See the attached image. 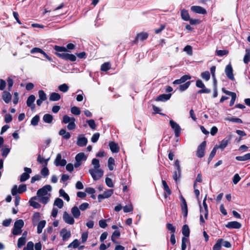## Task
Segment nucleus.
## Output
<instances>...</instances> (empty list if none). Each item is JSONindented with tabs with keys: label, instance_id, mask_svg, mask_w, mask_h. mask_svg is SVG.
Segmentation results:
<instances>
[{
	"label": "nucleus",
	"instance_id": "nucleus-1",
	"mask_svg": "<svg viewBox=\"0 0 250 250\" xmlns=\"http://www.w3.org/2000/svg\"><path fill=\"white\" fill-rule=\"evenodd\" d=\"M55 50V54L59 58L64 61H69L73 62L76 61L77 58L75 55L72 54L65 53L67 51L65 47L55 45L53 47Z\"/></svg>",
	"mask_w": 250,
	"mask_h": 250
},
{
	"label": "nucleus",
	"instance_id": "nucleus-2",
	"mask_svg": "<svg viewBox=\"0 0 250 250\" xmlns=\"http://www.w3.org/2000/svg\"><path fill=\"white\" fill-rule=\"evenodd\" d=\"M24 226V222L21 219L17 220L14 226V228L12 230V233L14 235H18L22 232L21 228Z\"/></svg>",
	"mask_w": 250,
	"mask_h": 250
},
{
	"label": "nucleus",
	"instance_id": "nucleus-3",
	"mask_svg": "<svg viewBox=\"0 0 250 250\" xmlns=\"http://www.w3.org/2000/svg\"><path fill=\"white\" fill-rule=\"evenodd\" d=\"M89 172L94 180L100 179L103 176L104 174L103 170L100 168L90 169L89 170Z\"/></svg>",
	"mask_w": 250,
	"mask_h": 250
},
{
	"label": "nucleus",
	"instance_id": "nucleus-4",
	"mask_svg": "<svg viewBox=\"0 0 250 250\" xmlns=\"http://www.w3.org/2000/svg\"><path fill=\"white\" fill-rule=\"evenodd\" d=\"M231 138V136L229 135L221 141H220L218 145H216V146H217L219 149H220L221 151H223L226 147L228 146V145L230 144Z\"/></svg>",
	"mask_w": 250,
	"mask_h": 250
},
{
	"label": "nucleus",
	"instance_id": "nucleus-5",
	"mask_svg": "<svg viewBox=\"0 0 250 250\" xmlns=\"http://www.w3.org/2000/svg\"><path fill=\"white\" fill-rule=\"evenodd\" d=\"M52 190V187L50 185H45L42 188L39 189L37 193V196H51L48 191H50Z\"/></svg>",
	"mask_w": 250,
	"mask_h": 250
},
{
	"label": "nucleus",
	"instance_id": "nucleus-6",
	"mask_svg": "<svg viewBox=\"0 0 250 250\" xmlns=\"http://www.w3.org/2000/svg\"><path fill=\"white\" fill-rule=\"evenodd\" d=\"M169 124L171 127L174 130L175 136L179 137L181 132V128L180 125L172 120L169 121Z\"/></svg>",
	"mask_w": 250,
	"mask_h": 250
},
{
	"label": "nucleus",
	"instance_id": "nucleus-7",
	"mask_svg": "<svg viewBox=\"0 0 250 250\" xmlns=\"http://www.w3.org/2000/svg\"><path fill=\"white\" fill-rule=\"evenodd\" d=\"M148 34L146 32H140L137 34L134 40L131 42L132 44H137L139 41H144L148 38Z\"/></svg>",
	"mask_w": 250,
	"mask_h": 250
},
{
	"label": "nucleus",
	"instance_id": "nucleus-8",
	"mask_svg": "<svg viewBox=\"0 0 250 250\" xmlns=\"http://www.w3.org/2000/svg\"><path fill=\"white\" fill-rule=\"evenodd\" d=\"M222 91L226 95L231 96V98L229 103V106H232L234 104L236 98V93L235 92L228 91L224 87L222 88Z\"/></svg>",
	"mask_w": 250,
	"mask_h": 250
},
{
	"label": "nucleus",
	"instance_id": "nucleus-9",
	"mask_svg": "<svg viewBox=\"0 0 250 250\" xmlns=\"http://www.w3.org/2000/svg\"><path fill=\"white\" fill-rule=\"evenodd\" d=\"M181 201V207L182 211L184 213V217H187L188 213V206L185 199L182 195L180 196Z\"/></svg>",
	"mask_w": 250,
	"mask_h": 250
},
{
	"label": "nucleus",
	"instance_id": "nucleus-10",
	"mask_svg": "<svg viewBox=\"0 0 250 250\" xmlns=\"http://www.w3.org/2000/svg\"><path fill=\"white\" fill-rule=\"evenodd\" d=\"M225 71L227 77L229 79L232 81L234 80V77L233 74V69L230 63L226 66Z\"/></svg>",
	"mask_w": 250,
	"mask_h": 250
},
{
	"label": "nucleus",
	"instance_id": "nucleus-11",
	"mask_svg": "<svg viewBox=\"0 0 250 250\" xmlns=\"http://www.w3.org/2000/svg\"><path fill=\"white\" fill-rule=\"evenodd\" d=\"M24 170L25 172L23 173L20 177V181L21 182H24L30 178L29 174L32 172V170L30 168L24 167Z\"/></svg>",
	"mask_w": 250,
	"mask_h": 250
},
{
	"label": "nucleus",
	"instance_id": "nucleus-12",
	"mask_svg": "<svg viewBox=\"0 0 250 250\" xmlns=\"http://www.w3.org/2000/svg\"><path fill=\"white\" fill-rule=\"evenodd\" d=\"M62 219L66 223L69 225H73L75 222L74 217H72L66 211L63 212Z\"/></svg>",
	"mask_w": 250,
	"mask_h": 250
},
{
	"label": "nucleus",
	"instance_id": "nucleus-13",
	"mask_svg": "<svg viewBox=\"0 0 250 250\" xmlns=\"http://www.w3.org/2000/svg\"><path fill=\"white\" fill-rule=\"evenodd\" d=\"M206 146V142L203 141L198 147L196 151L197 156H204L205 150Z\"/></svg>",
	"mask_w": 250,
	"mask_h": 250
},
{
	"label": "nucleus",
	"instance_id": "nucleus-14",
	"mask_svg": "<svg viewBox=\"0 0 250 250\" xmlns=\"http://www.w3.org/2000/svg\"><path fill=\"white\" fill-rule=\"evenodd\" d=\"M190 10L192 12L197 14L205 15L207 13L206 10L200 6H192L190 7Z\"/></svg>",
	"mask_w": 250,
	"mask_h": 250
},
{
	"label": "nucleus",
	"instance_id": "nucleus-15",
	"mask_svg": "<svg viewBox=\"0 0 250 250\" xmlns=\"http://www.w3.org/2000/svg\"><path fill=\"white\" fill-rule=\"evenodd\" d=\"M35 99V95H31L28 97L26 101L27 106L30 107L32 110L35 108V104H34Z\"/></svg>",
	"mask_w": 250,
	"mask_h": 250
},
{
	"label": "nucleus",
	"instance_id": "nucleus-16",
	"mask_svg": "<svg viewBox=\"0 0 250 250\" xmlns=\"http://www.w3.org/2000/svg\"><path fill=\"white\" fill-rule=\"evenodd\" d=\"M113 193V189H108L105 191L102 194H99L98 196V199L99 200V202H101L102 199H104V198H107L109 197H110L112 194Z\"/></svg>",
	"mask_w": 250,
	"mask_h": 250
},
{
	"label": "nucleus",
	"instance_id": "nucleus-17",
	"mask_svg": "<svg viewBox=\"0 0 250 250\" xmlns=\"http://www.w3.org/2000/svg\"><path fill=\"white\" fill-rule=\"evenodd\" d=\"M242 225L241 223L237 222V221H231L228 223L226 225V227L227 228L232 229H239L241 227Z\"/></svg>",
	"mask_w": 250,
	"mask_h": 250
},
{
	"label": "nucleus",
	"instance_id": "nucleus-18",
	"mask_svg": "<svg viewBox=\"0 0 250 250\" xmlns=\"http://www.w3.org/2000/svg\"><path fill=\"white\" fill-rule=\"evenodd\" d=\"M60 235L62 237L63 241H65L70 237L71 232L66 229H63L60 232Z\"/></svg>",
	"mask_w": 250,
	"mask_h": 250
},
{
	"label": "nucleus",
	"instance_id": "nucleus-19",
	"mask_svg": "<svg viewBox=\"0 0 250 250\" xmlns=\"http://www.w3.org/2000/svg\"><path fill=\"white\" fill-rule=\"evenodd\" d=\"M112 153H117L119 151V147L118 144L114 141L110 142L108 145Z\"/></svg>",
	"mask_w": 250,
	"mask_h": 250
},
{
	"label": "nucleus",
	"instance_id": "nucleus-20",
	"mask_svg": "<svg viewBox=\"0 0 250 250\" xmlns=\"http://www.w3.org/2000/svg\"><path fill=\"white\" fill-rule=\"evenodd\" d=\"M171 94L170 93L169 94H163L159 95L156 98V101H162L165 102L169 100L171 97Z\"/></svg>",
	"mask_w": 250,
	"mask_h": 250
},
{
	"label": "nucleus",
	"instance_id": "nucleus-21",
	"mask_svg": "<svg viewBox=\"0 0 250 250\" xmlns=\"http://www.w3.org/2000/svg\"><path fill=\"white\" fill-rule=\"evenodd\" d=\"M11 95L9 91H4L2 92V98L3 101L6 103L8 104L11 100Z\"/></svg>",
	"mask_w": 250,
	"mask_h": 250
},
{
	"label": "nucleus",
	"instance_id": "nucleus-22",
	"mask_svg": "<svg viewBox=\"0 0 250 250\" xmlns=\"http://www.w3.org/2000/svg\"><path fill=\"white\" fill-rule=\"evenodd\" d=\"M71 212L74 218H79L81 215V212L79 208L77 206L73 207L71 209Z\"/></svg>",
	"mask_w": 250,
	"mask_h": 250
},
{
	"label": "nucleus",
	"instance_id": "nucleus-23",
	"mask_svg": "<svg viewBox=\"0 0 250 250\" xmlns=\"http://www.w3.org/2000/svg\"><path fill=\"white\" fill-rule=\"evenodd\" d=\"M87 139L83 136H79L78 138L77 144L78 146L82 147L86 145Z\"/></svg>",
	"mask_w": 250,
	"mask_h": 250
},
{
	"label": "nucleus",
	"instance_id": "nucleus-24",
	"mask_svg": "<svg viewBox=\"0 0 250 250\" xmlns=\"http://www.w3.org/2000/svg\"><path fill=\"white\" fill-rule=\"evenodd\" d=\"M181 16L182 19L185 21H188L190 20V16L189 15L188 11L185 9L181 10Z\"/></svg>",
	"mask_w": 250,
	"mask_h": 250
},
{
	"label": "nucleus",
	"instance_id": "nucleus-25",
	"mask_svg": "<svg viewBox=\"0 0 250 250\" xmlns=\"http://www.w3.org/2000/svg\"><path fill=\"white\" fill-rule=\"evenodd\" d=\"M66 164V161L64 159H62V157H56L55 161V164L56 166H64Z\"/></svg>",
	"mask_w": 250,
	"mask_h": 250
},
{
	"label": "nucleus",
	"instance_id": "nucleus-26",
	"mask_svg": "<svg viewBox=\"0 0 250 250\" xmlns=\"http://www.w3.org/2000/svg\"><path fill=\"white\" fill-rule=\"evenodd\" d=\"M59 135L62 136L63 138L65 140L69 139L71 136L70 133L67 132L65 129H61L59 131Z\"/></svg>",
	"mask_w": 250,
	"mask_h": 250
},
{
	"label": "nucleus",
	"instance_id": "nucleus-27",
	"mask_svg": "<svg viewBox=\"0 0 250 250\" xmlns=\"http://www.w3.org/2000/svg\"><path fill=\"white\" fill-rule=\"evenodd\" d=\"M191 83V81H188L184 84H180L177 89L181 92L185 91L189 87Z\"/></svg>",
	"mask_w": 250,
	"mask_h": 250
},
{
	"label": "nucleus",
	"instance_id": "nucleus-28",
	"mask_svg": "<svg viewBox=\"0 0 250 250\" xmlns=\"http://www.w3.org/2000/svg\"><path fill=\"white\" fill-rule=\"evenodd\" d=\"M43 121L44 122L48 124H50L52 122L53 117L50 114H45L43 116Z\"/></svg>",
	"mask_w": 250,
	"mask_h": 250
},
{
	"label": "nucleus",
	"instance_id": "nucleus-29",
	"mask_svg": "<svg viewBox=\"0 0 250 250\" xmlns=\"http://www.w3.org/2000/svg\"><path fill=\"white\" fill-rule=\"evenodd\" d=\"M61 99V95L56 92L52 93L49 96V100L50 101H58Z\"/></svg>",
	"mask_w": 250,
	"mask_h": 250
},
{
	"label": "nucleus",
	"instance_id": "nucleus-30",
	"mask_svg": "<svg viewBox=\"0 0 250 250\" xmlns=\"http://www.w3.org/2000/svg\"><path fill=\"white\" fill-rule=\"evenodd\" d=\"M243 61L245 64H248L250 62V48L246 49V54L244 57Z\"/></svg>",
	"mask_w": 250,
	"mask_h": 250
},
{
	"label": "nucleus",
	"instance_id": "nucleus-31",
	"mask_svg": "<svg viewBox=\"0 0 250 250\" xmlns=\"http://www.w3.org/2000/svg\"><path fill=\"white\" fill-rule=\"evenodd\" d=\"M46 225V221L45 220H42L40 221L37 227V233L40 234L42 233V231L43 228L45 227Z\"/></svg>",
	"mask_w": 250,
	"mask_h": 250
},
{
	"label": "nucleus",
	"instance_id": "nucleus-32",
	"mask_svg": "<svg viewBox=\"0 0 250 250\" xmlns=\"http://www.w3.org/2000/svg\"><path fill=\"white\" fill-rule=\"evenodd\" d=\"M54 206L58 207L59 208H62L63 206V202L62 199L57 198L54 203Z\"/></svg>",
	"mask_w": 250,
	"mask_h": 250
},
{
	"label": "nucleus",
	"instance_id": "nucleus-33",
	"mask_svg": "<svg viewBox=\"0 0 250 250\" xmlns=\"http://www.w3.org/2000/svg\"><path fill=\"white\" fill-rule=\"evenodd\" d=\"M115 166V160L112 157H109L108 160L107 166L110 170H113Z\"/></svg>",
	"mask_w": 250,
	"mask_h": 250
},
{
	"label": "nucleus",
	"instance_id": "nucleus-34",
	"mask_svg": "<svg viewBox=\"0 0 250 250\" xmlns=\"http://www.w3.org/2000/svg\"><path fill=\"white\" fill-rule=\"evenodd\" d=\"M223 241V239H218L213 247L212 250H220Z\"/></svg>",
	"mask_w": 250,
	"mask_h": 250
},
{
	"label": "nucleus",
	"instance_id": "nucleus-35",
	"mask_svg": "<svg viewBox=\"0 0 250 250\" xmlns=\"http://www.w3.org/2000/svg\"><path fill=\"white\" fill-rule=\"evenodd\" d=\"M46 166L47 162H45L44 166L43 167V168L41 171V174L44 177L47 176L49 174V170L47 168Z\"/></svg>",
	"mask_w": 250,
	"mask_h": 250
},
{
	"label": "nucleus",
	"instance_id": "nucleus-36",
	"mask_svg": "<svg viewBox=\"0 0 250 250\" xmlns=\"http://www.w3.org/2000/svg\"><path fill=\"white\" fill-rule=\"evenodd\" d=\"M182 233L185 237H188L189 235V229L187 225H184L182 228Z\"/></svg>",
	"mask_w": 250,
	"mask_h": 250
},
{
	"label": "nucleus",
	"instance_id": "nucleus-37",
	"mask_svg": "<svg viewBox=\"0 0 250 250\" xmlns=\"http://www.w3.org/2000/svg\"><path fill=\"white\" fill-rule=\"evenodd\" d=\"M50 196H38L39 200L43 204H46L49 201Z\"/></svg>",
	"mask_w": 250,
	"mask_h": 250
},
{
	"label": "nucleus",
	"instance_id": "nucleus-38",
	"mask_svg": "<svg viewBox=\"0 0 250 250\" xmlns=\"http://www.w3.org/2000/svg\"><path fill=\"white\" fill-rule=\"evenodd\" d=\"M26 243V239L24 237H21L19 238L18 240L17 247L18 248H21L22 246H24Z\"/></svg>",
	"mask_w": 250,
	"mask_h": 250
},
{
	"label": "nucleus",
	"instance_id": "nucleus-39",
	"mask_svg": "<svg viewBox=\"0 0 250 250\" xmlns=\"http://www.w3.org/2000/svg\"><path fill=\"white\" fill-rule=\"evenodd\" d=\"M86 157H75L76 159V163L74 164V166L75 167H80L81 165V162L83 160H86Z\"/></svg>",
	"mask_w": 250,
	"mask_h": 250
},
{
	"label": "nucleus",
	"instance_id": "nucleus-40",
	"mask_svg": "<svg viewBox=\"0 0 250 250\" xmlns=\"http://www.w3.org/2000/svg\"><path fill=\"white\" fill-rule=\"evenodd\" d=\"M110 64L109 62H104L101 66V70L103 71H107L110 69Z\"/></svg>",
	"mask_w": 250,
	"mask_h": 250
},
{
	"label": "nucleus",
	"instance_id": "nucleus-41",
	"mask_svg": "<svg viewBox=\"0 0 250 250\" xmlns=\"http://www.w3.org/2000/svg\"><path fill=\"white\" fill-rule=\"evenodd\" d=\"M59 194L60 196L62 197L67 202L69 201L70 198L68 195L65 192L63 189H61L59 190Z\"/></svg>",
	"mask_w": 250,
	"mask_h": 250
},
{
	"label": "nucleus",
	"instance_id": "nucleus-42",
	"mask_svg": "<svg viewBox=\"0 0 250 250\" xmlns=\"http://www.w3.org/2000/svg\"><path fill=\"white\" fill-rule=\"evenodd\" d=\"M39 121L40 116L38 115H36L31 119V124L33 126H36L38 125Z\"/></svg>",
	"mask_w": 250,
	"mask_h": 250
},
{
	"label": "nucleus",
	"instance_id": "nucleus-43",
	"mask_svg": "<svg viewBox=\"0 0 250 250\" xmlns=\"http://www.w3.org/2000/svg\"><path fill=\"white\" fill-rule=\"evenodd\" d=\"M40 99L45 101L47 99V96L43 90H40L38 92Z\"/></svg>",
	"mask_w": 250,
	"mask_h": 250
},
{
	"label": "nucleus",
	"instance_id": "nucleus-44",
	"mask_svg": "<svg viewBox=\"0 0 250 250\" xmlns=\"http://www.w3.org/2000/svg\"><path fill=\"white\" fill-rule=\"evenodd\" d=\"M71 112L73 114L75 115H79L81 114L80 108L75 106L71 108Z\"/></svg>",
	"mask_w": 250,
	"mask_h": 250
},
{
	"label": "nucleus",
	"instance_id": "nucleus-45",
	"mask_svg": "<svg viewBox=\"0 0 250 250\" xmlns=\"http://www.w3.org/2000/svg\"><path fill=\"white\" fill-rule=\"evenodd\" d=\"M72 119H75L74 117H70L67 115L63 116L62 123L63 124H67L72 121Z\"/></svg>",
	"mask_w": 250,
	"mask_h": 250
},
{
	"label": "nucleus",
	"instance_id": "nucleus-46",
	"mask_svg": "<svg viewBox=\"0 0 250 250\" xmlns=\"http://www.w3.org/2000/svg\"><path fill=\"white\" fill-rule=\"evenodd\" d=\"M58 89L60 91L62 92H66L69 89V86L66 83H63L60 85Z\"/></svg>",
	"mask_w": 250,
	"mask_h": 250
},
{
	"label": "nucleus",
	"instance_id": "nucleus-47",
	"mask_svg": "<svg viewBox=\"0 0 250 250\" xmlns=\"http://www.w3.org/2000/svg\"><path fill=\"white\" fill-rule=\"evenodd\" d=\"M162 185H163L164 189L167 192V193L168 195L171 194V191L168 186L167 185V182H166V181H165V180L162 181Z\"/></svg>",
	"mask_w": 250,
	"mask_h": 250
},
{
	"label": "nucleus",
	"instance_id": "nucleus-48",
	"mask_svg": "<svg viewBox=\"0 0 250 250\" xmlns=\"http://www.w3.org/2000/svg\"><path fill=\"white\" fill-rule=\"evenodd\" d=\"M92 164L94 167L93 169H99L100 168V165L99 160L96 158H94L92 161Z\"/></svg>",
	"mask_w": 250,
	"mask_h": 250
},
{
	"label": "nucleus",
	"instance_id": "nucleus-49",
	"mask_svg": "<svg viewBox=\"0 0 250 250\" xmlns=\"http://www.w3.org/2000/svg\"><path fill=\"white\" fill-rule=\"evenodd\" d=\"M7 82L8 83V90L9 91H10L14 84V80L11 77H8L7 79Z\"/></svg>",
	"mask_w": 250,
	"mask_h": 250
},
{
	"label": "nucleus",
	"instance_id": "nucleus-50",
	"mask_svg": "<svg viewBox=\"0 0 250 250\" xmlns=\"http://www.w3.org/2000/svg\"><path fill=\"white\" fill-rule=\"evenodd\" d=\"M75 122V119H72V121L68 123V125H67V128L68 130H71L76 128V125Z\"/></svg>",
	"mask_w": 250,
	"mask_h": 250
},
{
	"label": "nucleus",
	"instance_id": "nucleus-51",
	"mask_svg": "<svg viewBox=\"0 0 250 250\" xmlns=\"http://www.w3.org/2000/svg\"><path fill=\"white\" fill-rule=\"evenodd\" d=\"M120 236V232L119 231L115 230L112 233L111 236V240L115 243H117L115 239L117 238H119Z\"/></svg>",
	"mask_w": 250,
	"mask_h": 250
},
{
	"label": "nucleus",
	"instance_id": "nucleus-52",
	"mask_svg": "<svg viewBox=\"0 0 250 250\" xmlns=\"http://www.w3.org/2000/svg\"><path fill=\"white\" fill-rule=\"evenodd\" d=\"M23 250H34V243L32 241L27 243L26 246L24 247Z\"/></svg>",
	"mask_w": 250,
	"mask_h": 250
},
{
	"label": "nucleus",
	"instance_id": "nucleus-53",
	"mask_svg": "<svg viewBox=\"0 0 250 250\" xmlns=\"http://www.w3.org/2000/svg\"><path fill=\"white\" fill-rule=\"evenodd\" d=\"M184 51L186 52L189 55H191L192 54V47L190 45H186L184 48Z\"/></svg>",
	"mask_w": 250,
	"mask_h": 250
},
{
	"label": "nucleus",
	"instance_id": "nucleus-54",
	"mask_svg": "<svg viewBox=\"0 0 250 250\" xmlns=\"http://www.w3.org/2000/svg\"><path fill=\"white\" fill-rule=\"evenodd\" d=\"M89 207V205L87 203H83L79 206V209L81 211H84Z\"/></svg>",
	"mask_w": 250,
	"mask_h": 250
},
{
	"label": "nucleus",
	"instance_id": "nucleus-55",
	"mask_svg": "<svg viewBox=\"0 0 250 250\" xmlns=\"http://www.w3.org/2000/svg\"><path fill=\"white\" fill-rule=\"evenodd\" d=\"M167 229L170 231L171 234L174 233L175 232L176 228L174 226L172 225V224L170 223H167Z\"/></svg>",
	"mask_w": 250,
	"mask_h": 250
},
{
	"label": "nucleus",
	"instance_id": "nucleus-56",
	"mask_svg": "<svg viewBox=\"0 0 250 250\" xmlns=\"http://www.w3.org/2000/svg\"><path fill=\"white\" fill-rule=\"evenodd\" d=\"M10 148L8 146H5V147L2 149L1 155L2 156H6L10 152Z\"/></svg>",
	"mask_w": 250,
	"mask_h": 250
},
{
	"label": "nucleus",
	"instance_id": "nucleus-57",
	"mask_svg": "<svg viewBox=\"0 0 250 250\" xmlns=\"http://www.w3.org/2000/svg\"><path fill=\"white\" fill-rule=\"evenodd\" d=\"M87 123L92 129H95L96 125L94 120L91 119L87 120Z\"/></svg>",
	"mask_w": 250,
	"mask_h": 250
},
{
	"label": "nucleus",
	"instance_id": "nucleus-58",
	"mask_svg": "<svg viewBox=\"0 0 250 250\" xmlns=\"http://www.w3.org/2000/svg\"><path fill=\"white\" fill-rule=\"evenodd\" d=\"M123 210L125 212H129L133 210V207L132 204L125 206L123 207Z\"/></svg>",
	"mask_w": 250,
	"mask_h": 250
},
{
	"label": "nucleus",
	"instance_id": "nucleus-59",
	"mask_svg": "<svg viewBox=\"0 0 250 250\" xmlns=\"http://www.w3.org/2000/svg\"><path fill=\"white\" fill-rule=\"evenodd\" d=\"M79 245V242L77 239L74 240L72 243H71L68 246V248L73 247L74 248H77Z\"/></svg>",
	"mask_w": 250,
	"mask_h": 250
},
{
	"label": "nucleus",
	"instance_id": "nucleus-60",
	"mask_svg": "<svg viewBox=\"0 0 250 250\" xmlns=\"http://www.w3.org/2000/svg\"><path fill=\"white\" fill-rule=\"evenodd\" d=\"M229 53V51L227 50H216V54L218 56H223L227 55Z\"/></svg>",
	"mask_w": 250,
	"mask_h": 250
},
{
	"label": "nucleus",
	"instance_id": "nucleus-61",
	"mask_svg": "<svg viewBox=\"0 0 250 250\" xmlns=\"http://www.w3.org/2000/svg\"><path fill=\"white\" fill-rule=\"evenodd\" d=\"M202 77L206 80V81H208L210 79V75L208 71H205L201 74Z\"/></svg>",
	"mask_w": 250,
	"mask_h": 250
},
{
	"label": "nucleus",
	"instance_id": "nucleus-62",
	"mask_svg": "<svg viewBox=\"0 0 250 250\" xmlns=\"http://www.w3.org/2000/svg\"><path fill=\"white\" fill-rule=\"evenodd\" d=\"M191 78V76L189 74H187L182 76L180 79L183 83L186 82L188 80H190Z\"/></svg>",
	"mask_w": 250,
	"mask_h": 250
},
{
	"label": "nucleus",
	"instance_id": "nucleus-63",
	"mask_svg": "<svg viewBox=\"0 0 250 250\" xmlns=\"http://www.w3.org/2000/svg\"><path fill=\"white\" fill-rule=\"evenodd\" d=\"M27 188L25 184L20 185L18 188V192L19 194L22 193L23 192H24L26 190Z\"/></svg>",
	"mask_w": 250,
	"mask_h": 250
},
{
	"label": "nucleus",
	"instance_id": "nucleus-64",
	"mask_svg": "<svg viewBox=\"0 0 250 250\" xmlns=\"http://www.w3.org/2000/svg\"><path fill=\"white\" fill-rule=\"evenodd\" d=\"M100 137L99 133H94L91 137V140L93 143H96Z\"/></svg>",
	"mask_w": 250,
	"mask_h": 250
}]
</instances>
